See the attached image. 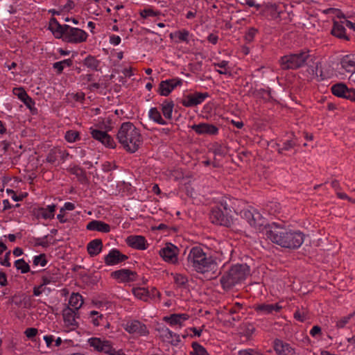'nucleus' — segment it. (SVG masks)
<instances>
[{
    "mask_svg": "<svg viewBox=\"0 0 355 355\" xmlns=\"http://www.w3.org/2000/svg\"><path fill=\"white\" fill-rule=\"evenodd\" d=\"M297 145V140L295 138L286 140L282 146L279 144H276L277 150L279 154H284V151L291 150Z\"/></svg>",
    "mask_w": 355,
    "mask_h": 355,
    "instance_id": "nucleus-30",
    "label": "nucleus"
},
{
    "mask_svg": "<svg viewBox=\"0 0 355 355\" xmlns=\"http://www.w3.org/2000/svg\"><path fill=\"white\" fill-rule=\"evenodd\" d=\"M257 33V29L254 28H250L248 33H245V42H250L254 40V36Z\"/></svg>",
    "mask_w": 355,
    "mask_h": 355,
    "instance_id": "nucleus-48",
    "label": "nucleus"
},
{
    "mask_svg": "<svg viewBox=\"0 0 355 355\" xmlns=\"http://www.w3.org/2000/svg\"><path fill=\"white\" fill-rule=\"evenodd\" d=\"M255 327L252 324L245 325V338L249 340L251 335L254 332Z\"/></svg>",
    "mask_w": 355,
    "mask_h": 355,
    "instance_id": "nucleus-54",
    "label": "nucleus"
},
{
    "mask_svg": "<svg viewBox=\"0 0 355 355\" xmlns=\"http://www.w3.org/2000/svg\"><path fill=\"white\" fill-rule=\"evenodd\" d=\"M71 64L72 60L71 59H66L60 62H55L53 67L55 70H57L58 73H61L65 67H70Z\"/></svg>",
    "mask_w": 355,
    "mask_h": 355,
    "instance_id": "nucleus-40",
    "label": "nucleus"
},
{
    "mask_svg": "<svg viewBox=\"0 0 355 355\" xmlns=\"http://www.w3.org/2000/svg\"><path fill=\"white\" fill-rule=\"evenodd\" d=\"M245 220L256 231H261L265 225V218L257 209L248 205L245 207Z\"/></svg>",
    "mask_w": 355,
    "mask_h": 355,
    "instance_id": "nucleus-7",
    "label": "nucleus"
},
{
    "mask_svg": "<svg viewBox=\"0 0 355 355\" xmlns=\"http://www.w3.org/2000/svg\"><path fill=\"white\" fill-rule=\"evenodd\" d=\"M310 335L313 337V338H315L316 339H318L320 338L322 335V329L320 326L318 325H315L312 327V329L310 330V332H309Z\"/></svg>",
    "mask_w": 355,
    "mask_h": 355,
    "instance_id": "nucleus-45",
    "label": "nucleus"
},
{
    "mask_svg": "<svg viewBox=\"0 0 355 355\" xmlns=\"http://www.w3.org/2000/svg\"><path fill=\"white\" fill-rule=\"evenodd\" d=\"M158 333L159 337L162 339L164 342H169V338H171L173 331H171L168 328L165 327H159L158 329Z\"/></svg>",
    "mask_w": 355,
    "mask_h": 355,
    "instance_id": "nucleus-39",
    "label": "nucleus"
},
{
    "mask_svg": "<svg viewBox=\"0 0 355 355\" xmlns=\"http://www.w3.org/2000/svg\"><path fill=\"white\" fill-rule=\"evenodd\" d=\"M57 277L55 275L51 273L44 274L42 277V283L45 286L55 283Z\"/></svg>",
    "mask_w": 355,
    "mask_h": 355,
    "instance_id": "nucleus-44",
    "label": "nucleus"
},
{
    "mask_svg": "<svg viewBox=\"0 0 355 355\" xmlns=\"http://www.w3.org/2000/svg\"><path fill=\"white\" fill-rule=\"evenodd\" d=\"M140 15L144 18L148 17H154L157 15V12L150 8L145 9L141 11Z\"/></svg>",
    "mask_w": 355,
    "mask_h": 355,
    "instance_id": "nucleus-52",
    "label": "nucleus"
},
{
    "mask_svg": "<svg viewBox=\"0 0 355 355\" xmlns=\"http://www.w3.org/2000/svg\"><path fill=\"white\" fill-rule=\"evenodd\" d=\"M15 266L21 273H26L30 270L29 265L22 259L17 260L15 262Z\"/></svg>",
    "mask_w": 355,
    "mask_h": 355,
    "instance_id": "nucleus-41",
    "label": "nucleus"
},
{
    "mask_svg": "<svg viewBox=\"0 0 355 355\" xmlns=\"http://www.w3.org/2000/svg\"><path fill=\"white\" fill-rule=\"evenodd\" d=\"M12 92L14 95L17 96L29 109H32L34 103L22 87H15L13 89Z\"/></svg>",
    "mask_w": 355,
    "mask_h": 355,
    "instance_id": "nucleus-26",
    "label": "nucleus"
},
{
    "mask_svg": "<svg viewBox=\"0 0 355 355\" xmlns=\"http://www.w3.org/2000/svg\"><path fill=\"white\" fill-rule=\"evenodd\" d=\"M83 304V299L82 295L79 293H72L69 300V305L74 309V311H78Z\"/></svg>",
    "mask_w": 355,
    "mask_h": 355,
    "instance_id": "nucleus-34",
    "label": "nucleus"
},
{
    "mask_svg": "<svg viewBox=\"0 0 355 355\" xmlns=\"http://www.w3.org/2000/svg\"><path fill=\"white\" fill-rule=\"evenodd\" d=\"M345 31H346L345 28L342 22L341 23L338 22V21L334 22L333 27H332V29L331 31V34L334 36H335L339 39H343V40L348 41V40H349V37L347 35Z\"/></svg>",
    "mask_w": 355,
    "mask_h": 355,
    "instance_id": "nucleus-27",
    "label": "nucleus"
},
{
    "mask_svg": "<svg viewBox=\"0 0 355 355\" xmlns=\"http://www.w3.org/2000/svg\"><path fill=\"white\" fill-rule=\"evenodd\" d=\"M191 128L198 135H216L218 133V128L216 126L207 123L194 124Z\"/></svg>",
    "mask_w": 355,
    "mask_h": 355,
    "instance_id": "nucleus-21",
    "label": "nucleus"
},
{
    "mask_svg": "<svg viewBox=\"0 0 355 355\" xmlns=\"http://www.w3.org/2000/svg\"><path fill=\"white\" fill-rule=\"evenodd\" d=\"M64 137L68 142L73 143L79 139V133L76 130H71L66 132Z\"/></svg>",
    "mask_w": 355,
    "mask_h": 355,
    "instance_id": "nucleus-43",
    "label": "nucleus"
},
{
    "mask_svg": "<svg viewBox=\"0 0 355 355\" xmlns=\"http://www.w3.org/2000/svg\"><path fill=\"white\" fill-rule=\"evenodd\" d=\"M245 355H263L260 351L255 349H245Z\"/></svg>",
    "mask_w": 355,
    "mask_h": 355,
    "instance_id": "nucleus-60",
    "label": "nucleus"
},
{
    "mask_svg": "<svg viewBox=\"0 0 355 355\" xmlns=\"http://www.w3.org/2000/svg\"><path fill=\"white\" fill-rule=\"evenodd\" d=\"M126 243L131 248L140 250H146L148 245L146 239L139 235L129 236L126 239Z\"/></svg>",
    "mask_w": 355,
    "mask_h": 355,
    "instance_id": "nucleus-22",
    "label": "nucleus"
},
{
    "mask_svg": "<svg viewBox=\"0 0 355 355\" xmlns=\"http://www.w3.org/2000/svg\"><path fill=\"white\" fill-rule=\"evenodd\" d=\"M214 66L217 68L216 70L220 74L230 75V69L228 67V62L220 60L214 62Z\"/></svg>",
    "mask_w": 355,
    "mask_h": 355,
    "instance_id": "nucleus-37",
    "label": "nucleus"
},
{
    "mask_svg": "<svg viewBox=\"0 0 355 355\" xmlns=\"http://www.w3.org/2000/svg\"><path fill=\"white\" fill-rule=\"evenodd\" d=\"M189 318V315L187 313H174L165 316L164 320L172 327L181 328Z\"/></svg>",
    "mask_w": 355,
    "mask_h": 355,
    "instance_id": "nucleus-20",
    "label": "nucleus"
},
{
    "mask_svg": "<svg viewBox=\"0 0 355 355\" xmlns=\"http://www.w3.org/2000/svg\"><path fill=\"white\" fill-rule=\"evenodd\" d=\"M88 344L94 350L108 354L111 352L112 345L109 340L103 338L92 337L88 339Z\"/></svg>",
    "mask_w": 355,
    "mask_h": 355,
    "instance_id": "nucleus-15",
    "label": "nucleus"
},
{
    "mask_svg": "<svg viewBox=\"0 0 355 355\" xmlns=\"http://www.w3.org/2000/svg\"><path fill=\"white\" fill-rule=\"evenodd\" d=\"M180 337L178 334L173 333L172 336L169 338V343L173 345H178L180 343Z\"/></svg>",
    "mask_w": 355,
    "mask_h": 355,
    "instance_id": "nucleus-55",
    "label": "nucleus"
},
{
    "mask_svg": "<svg viewBox=\"0 0 355 355\" xmlns=\"http://www.w3.org/2000/svg\"><path fill=\"white\" fill-rule=\"evenodd\" d=\"M45 290L46 286L41 282L40 285L34 287L33 294L35 296H40L41 294L45 292Z\"/></svg>",
    "mask_w": 355,
    "mask_h": 355,
    "instance_id": "nucleus-51",
    "label": "nucleus"
},
{
    "mask_svg": "<svg viewBox=\"0 0 355 355\" xmlns=\"http://www.w3.org/2000/svg\"><path fill=\"white\" fill-rule=\"evenodd\" d=\"M244 271L241 265L233 266L221 277L220 283L223 288L225 290L230 289L241 280Z\"/></svg>",
    "mask_w": 355,
    "mask_h": 355,
    "instance_id": "nucleus-6",
    "label": "nucleus"
},
{
    "mask_svg": "<svg viewBox=\"0 0 355 355\" xmlns=\"http://www.w3.org/2000/svg\"><path fill=\"white\" fill-rule=\"evenodd\" d=\"M68 28H69L68 25L61 26L55 18L49 21V29L55 38H61Z\"/></svg>",
    "mask_w": 355,
    "mask_h": 355,
    "instance_id": "nucleus-23",
    "label": "nucleus"
},
{
    "mask_svg": "<svg viewBox=\"0 0 355 355\" xmlns=\"http://www.w3.org/2000/svg\"><path fill=\"white\" fill-rule=\"evenodd\" d=\"M272 304H262L258 306V310L265 313H270L272 312Z\"/></svg>",
    "mask_w": 355,
    "mask_h": 355,
    "instance_id": "nucleus-50",
    "label": "nucleus"
},
{
    "mask_svg": "<svg viewBox=\"0 0 355 355\" xmlns=\"http://www.w3.org/2000/svg\"><path fill=\"white\" fill-rule=\"evenodd\" d=\"M181 85L182 80L180 78H172L163 80L159 84V93L162 96H167L175 87Z\"/></svg>",
    "mask_w": 355,
    "mask_h": 355,
    "instance_id": "nucleus-16",
    "label": "nucleus"
},
{
    "mask_svg": "<svg viewBox=\"0 0 355 355\" xmlns=\"http://www.w3.org/2000/svg\"><path fill=\"white\" fill-rule=\"evenodd\" d=\"M117 139L122 147L130 153L136 152L142 143L139 130L130 122L122 123L117 133Z\"/></svg>",
    "mask_w": 355,
    "mask_h": 355,
    "instance_id": "nucleus-3",
    "label": "nucleus"
},
{
    "mask_svg": "<svg viewBox=\"0 0 355 355\" xmlns=\"http://www.w3.org/2000/svg\"><path fill=\"white\" fill-rule=\"evenodd\" d=\"M110 42L111 44H112L113 45H118L120 44L121 42V38L119 36H116V35H113L110 37Z\"/></svg>",
    "mask_w": 355,
    "mask_h": 355,
    "instance_id": "nucleus-64",
    "label": "nucleus"
},
{
    "mask_svg": "<svg viewBox=\"0 0 355 355\" xmlns=\"http://www.w3.org/2000/svg\"><path fill=\"white\" fill-rule=\"evenodd\" d=\"M149 291H150V299H155L157 297H159V293L157 290L156 288L152 287V288H150V289H149Z\"/></svg>",
    "mask_w": 355,
    "mask_h": 355,
    "instance_id": "nucleus-59",
    "label": "nucleus"
},
{
    "mask_svg": "<svg viewBox=\"0 0 355 355\" xmlns=\"http://www.w3.org/2000/svg\"><path fill=\"white\" fill-rule=\"evenodd\" d=\"M134 295L143 301H148L150 300V291L148 288L144 287H137L132 290Z\"/></svg>",
    "mask_w": 355,
    "mask_h": 355,
    "instance_id": "nucleus-35",
    "label": "nucleus"
},
{
    "mask_svg": "<svg viewBox=\"0 0 355 355\" xmlns=\"http://www.w3.org/2000/svg\"><path fill=\"white\" fill-rule=\"evenodd\" d=\"M273 349L277 355H300L289 343L278 338L273 341Z\"/></svg>",
    "mask_w": 355,
    "mask_h": 355,
    "instance_id": "nucleus-14",
    "label": "nucleus"
},
{
    "mask_svg": "<svg viewBox=\"0 0 355 355\" xmlns=\"http://www.w3.org/2000/svg\"><path fill=\"white\" fill-rule=\"evenodd\" d=\"M127 259V257L121 254L116 250H112L105 257V262L108 266H114L122 262Z\"/></svg>",
    "mask_w": 355,
    "mask_h": 355,
    "instance_id": "nucleus-24",
    "label": "nucleus"
},
{
    "mask_svg": "<svg viewBox=\"0 0 355 355\" xmlns=\"http://www.w3.org/2000/svg\"><path fill=\"white\" fill-rule=\"evenodd\" d=\"M68 31L65 33L64 40L70 43H80L86 41L87 33L80 28L69 27Z\"/></svg>",
    "mask_w": 355,
    "mask_h": 355,
    "instance_id": "nucleus-12",
    "label": "nucleus"
},
{
    "mask_svg": "<svg viewBox=\"0 0 355 355\" xmlns=\"http://www.w3.org/2000/svg\"><path fill=\"white\" fill-rule=\"evenodd\" d=\"M103 243L100 239H94L87 244V252L90 256H96L102 251Z\"/></svg>",
    "mask_w": 355,
    "mask_h": 355,
    "instance_id": "nucleus-29",
    "label": "nucleus"
},
{
    "mask_svg": "<svg viewBox=\"0 0 355 355\" xmlns=\"http://www.w3.org/2000/svg\"><path fill=\"white\" fill-rule=\"evenodd\" d=\"M75 209L74 204L67 202H65L64 206L60 209V212H64V211H71Z\"/></svg>",
    "mask_w": 355,
    "mask_h": 355,
    "instance_id": "nucleus-57",
    "label": "nucleus"
},
{
    "mask_svg": "<svg viewBox=\"0 0 355 355\" xmlns=\"http://www.w3.org/2000/svg\"><path fill=\"white\" fill-rule=\"evenodd\" d=\"M10 251L6 252L5 257L2 259H0V263L2 265V266H6V267H9L10 266V263L9 261V255H10Z\"/></svg>",
    "mask_w": 355,
    "mask_h": 355,
    "instance_id": "nucleus-56",
    "label": "nucleus"
},
{
    "mask_svg": "<svg viewBox=\"0 0 355 355\" xmlns=\"http://www.w3.org/2000/svg\"><path fill=\"white\" fill-rule=\"evenodd\" d=\"M208 41L211 42L213 44H215L217 43L218 37L217 35L211 33L208 36Z\"/></svg>",
    "mask_w": 355,
    "mask_h": 355,
    "instance_id": "nucleus-62",
    "label": "nucleus"
},
{
    "mask_svg": "<svg viewBox=\"0 0 355 355\" xmlns=\"http://www.w3.org/2000/svg\"><path fill=\"white\" fill-rule=\"evenodd\" d=\"M187 261L188 265L198 272L214 274L217 270L216 259L200 247H194L190 250Z\"/></svg>",
    "mask_w": 355,
    "mask_h": 355,
    "instance_id": "nucleus-2",
    "label": "nucleus"
},
{
    "mask_svg": "<svg viewBox=\"0 0 355 355\" xmlns=\"http://www.w3.org/2000/svg\"><path fill=\"white\" fill-rule=\"evenodd\" d=\"M112 277L121 283H128L136 279L137 275L128 269H121L112 273Z\"/></svg>",
    "mask_w": 355,
    "mask_h": 355,
    "instance_id": "nucleus-19",
    "label": "nucleus"
},
{
    "mask_svg": "<svg viewBox=\"0 0 355 355\" xmlns=\"http://www.w3.org/2000/svg\"><path fill=\"white\" fill-rule=\"evenodd\" d=\"M86 228L87 230L97 231L103 233H107L111 230L110 226L108 224L97 220H93L89 222L87 225Z\"/></svg>",
    "mask_w": 355,
    "mask_h": 355,
    "instance_id": "nucleus-25",
    "label": "nucleus"
},
{
    "mask_svg": "<svg viewBox=\"0 0 355 355\" xmlns=\"http://www.w3.org/2000/svg\"><path fill=\"white\" fill-rule=\"evenodd\" d=\"M265 235L272 243L290 250L298 249L304 243L305 235L281 223H272L265 227Z\"/></svg>",
    "mask_w": 355,
    "mask_h": 355,
    "instance_id": "nucleus-1",
    "label": "nucleus"
},
{
    "mask_svg": "<svg viewBox=\"0 0 355 355\" xmlns=\"http://www.w3.org/2000/svg\"><path fill=\"white\" fill-rule=\"evenodd\" d=\"M336 196L340 198V199H343V200H347L349 201H352L353 202H355V200H352L351 198H349L346 193H343V192H340V191H337L336 192Z\"/></svg>",
    "mask_w": 355,
    "mask_h": 355,
    "instance_id": "nucleus-61",
    "label": "nucleus"
},
{
    "mask_svg": "<svg viewBox=\"0 0 355 355\" xmlns=\"http://www.w3.org/2000/svg\"><path fill=\"white\" fill-rule=\"evenodd\" d=\"M170 37L176 43L189 42V32L185 29L175 31L170 34Z\"/></svg>",
    "mask_w": 355,
    "mask_h": 355,
    "instance_id": "nucleus-31",
    "label": "nucleus"
},
{
    "mask_svg": "<svg viewBox=\"0 0 355 355\" xmlns=\"http://www.w3.org/2000/svg\"><path fill=\"white\" fill-rule=\"evenodd\" d=\"M248 94L262 98L264 101H268L271 98L270 89H266L263 88H255L254 89H250L248 91Z\"/></svg>",
    "mask_w": 355,
    "mask_h": 355,
    "instance_id": "nucleus-33",
    "label": "nucleus"
},
{
    "mask_svg": "<svg viewBox=\"0 0 355 355\" xmlns=\"http://www.w3.org/2000/svg\"><path fill=\"white\" fill-rule=\"evenodd\" d=\"M104 319V315L97 311H91L87 315V320L94 327L100 326Z\"/></svg>",
    "mask_w": 355,
    "mask_h": 355,
    "instance_id": "nucleus-32",
    "label": "nucleus"
},
{
    "mask_svg": "<svg viewBox=\"0 0 355 355\" xmlns=\"http://www.w3.org/2000/svg\"><path fill=\"white\" fill-rule=\"evenodd\" d=\"M179 249L171 243H166L159 252L162 259L168 263L175 264L178 261Z\"/></svg>",
    "mask_w": 355,
    "mask_h": 355,
    "instance_id": "nucleus-9",
    "label": "nucleus"
},
{
    "mask_svg": "<svg viewBox=\"0 0 355 355\" xmlns=\"http://www.w3.org/2000/svg\"><path fill=\"white\" fill-rule=\"evenodd\" d=\"M294 318L300 322H304L306 319V315L304 311L297 310L294 313Z\"/></svg>",
    "mask_w": 355,
    "mask_h": 355,
    "instance_id": "nucleus-53",
    "label": "nucleus"
},
{
    "mask_svg": "<svg viewBox=\"0 0 355 355\" xmlns=\"http://www.w3.org/2000/svg\"><path fill=\"white\" fill-rule=\"evenodd\" d=\"M33 262L34 266H35L43 267V266H46L47 261L46 259V256L44 254H42L34 256L33 259Z\"/></svg>",
    "mask_w": 355,
    "mask_h": 355,
    "instance_id": "nucleus-42",
    "label": "nucleus"
},
{
    "mask_svg": "<svg viewBox=\"0 0 355 355\" xmlns=\"http://www.w3.org/2000/svg\"><path fill=\"white\" fill-rule=\"evenodd\" d=\"M24 333L28 338L33 340L37 334L38 330L36 328H28Z\"/></svg>",
    "mask_w": 355,
    "mask_h": 355,
    "instance_id": "nucleus-49",
    "label": "nucleus"
},
{
    "mask_svg": "<svg viewBox=\"0 0 355 355\" xmlns=\"http://www.w3.org/2000/svg\"><path fill=\"white\" fill-rule=\"evenodd\" d=\"M230 210L221 205L212 209L210 214V220L212 223L223 226H229L232 222V217L229 216Z\"/></svg>",
    "mask_w": 355,
    "mask_h": 355,
    "instance_id": "nucleus-8",
    "label": "nucleus"
},
{
    "mask_svg": "<svg viewBox=\"0 0 355 355\" xmlns=\"http://www.w3.org/2000/svg\"><path fill=\"white\" fill-rule=\"evenodd\" d=\"M173 279L175 284L178 286H184L187 282V277L181 274H175Z\"/></svg>",
    "mask_w": 355,
    "mask_h": 355,
    "instance_id": "nucleus-46",
    "label": "nucleus"
},
{
    "mask_svg": "<svg viewBox=\"0 0 355 355\" xmlns=\"http://www.w3.org/2000/svg\"><path fill=\"white\" fill-rule=\"evenodd\" d=\"M55 211V205L52 204L47 205L46 207L41 208L39 210V214L45 219H52L54 218Z\"/></svg>",
    "mask_w": 355,
    "mask_h": 355,
    "instance_id": "nucleus-36",
    "label": "nucleus"
},
{
    "mask_svg": "<svg viewBox=\"0 0 355 355\" xmlns=\"http://www.w3.org/2000/svg\"><path fill=\"white\" fill-rule=\"evenodd\" d=\"M122 327L129 334L137 336H146L148 331L145 324L138 320H128L122 323Z\"/></svg>",
    "mask_w": 355,
    "mask_h": 355,
    "instance_id": "nucleus-10",
    "label": "nucleus"
},
{
    "mask_svg": "<svg viewBox=\"0 0 355 355\" xmlns=\"http://www.w3.org/2000/svg\"><path fill=\"white\" fill-rule=\"evenodd\" d=\"M43 340H44L47 348L50 349H53V343H54V336L53 335H45L43 336Z\"/></svg>",
    "mask_w": 355,
    "mask_h": 355,
    "instance_id": "nucleus-47",
    "label": "nucleus"
},
{
    "mask_svg": "<svg viewBox=\"0 0 355 355\" xmlns=\"http://www.w3.org/2000/svg\"><path fill=\"white\" fill-rule=\"evenodd\" d=\"M340 64L347 72L355 71V54H349L343 56Z\"/></svg>",
    "mask_w": 355,
    "mask_h": 355,
    "instance_id": "nucleus-28",
    "label": "nucleus"
},
{
    "mask_svg": "<svg viewBox=\"0 0 355 355\" xmlns=\"http://www.w3.org/2000/svg\"><path fill=\"white\" fill-rule=\"evenodd\" d=\"M90 130L91 134L95 139L99 141L104 146L110 148H114L115 147L114 141L107 132L93 128H91Z\"/></svg>",
    "mask_w": 355,
    "mask_h": 355,
    "instance_id": "nucleus-18",
    "label": "nucleus"
},
{
    "mask_svg": "<svg viewBox=\"0 0 355 355\" xmlns=\"http://www.w3.org/2000/svg\"><path fill=\"white\" fill-rule=\"evenodd\" d=\"M7 284V277L4 272H0V285L4 286Z\"/></svg>",
    "mask_w": 355,
    "mask_h": 355,
    "instance_id": "nucleus-63",
    "label": "nucleus"
},
{
    "mask_svg": "<svg viewBox=\"0 0 355 355\" xmlns=\"http://www.w3.org/2000/svg\"><path fill=\"white\" fill-rule=\"evenodd\" d=\"M174 109V103L171 101L164 100L158 107H151L148 112L150 120L153 122L166 125L168 124V120L173 118V112Z\"/></svg>",
    "mask_w": 355,
    "mask_h": 355,
    "instance_id": "nucleus-5",
    "label": "nucleus"
},
{
    "mask_svg": "<svg viewBox=\"0 0 355 355\" xmlns=\"http://www.w3.org/2000/svg\"><path fill=\"white\" fill-rule=\"evenodd\" d=\"M349 320V317H344L336 322V327L338 328H343Z\"/></svg>",
    "mask_w": 355,
    "mask_h": 355,
    "instance_id": "nucleus-58",
    "label": "nucleus"
},
{
    "mask_svg": "<svg viewBox=\"0 0 355 355\" xmlns=\"http://www.w3.org/2000/svg\"><path fill=\"white\" fill-rule=\"evenodd\" d=\"M191 347L192 350L190 352V355H209L206 349L198 343H193Z\"/></svg>",
    "mask_w": 355,
    "mask_h": 355,
    "instance_id": "nucleus-38",
    "label": "nucleus"
},
{
    "mask_svg": "<svg viewBox=\"0 0 355 355\" xmlns=\"http://www.w3.org/2000/svg\"><path fill=\"white\" fill-rule=\"evenodd\" d=\"M331 92L334 95L355 102V89L348 88L343 83H338L331 87Z\"/></svg>",
    "mask_w": 355,
    "mask_h": 355,
    "instance_id": "nucleus-13",
    "label": "nucleus"
},
{
    "mask_svg": "<svg viewBox=\"0 0 355 355\" xmlns=\"http://www.w3.org/2000/svg\"><path fill=\"white\" fill-rule=\"evenodd\" d=\"M62 318L64 325L67 328L68 331L74 330L78 327V312L76 311H74L69 306L65 307L62 310Z\"/></svg>",
    "mask_w": 355,
    "mask_h": 355,
    "instance_id": "nucleus-11",
    "label": "nucleus"
},
{
    "mask_svg": "<svg viewBox=\"0 0 355 355\" xmlns=\"http://www.w3.org/2000/svg\"><path fill=\"white\" fill-rule=\"evenodd\" d=\"M311 58L309 50L304 49L281 57L279 64L283 70H296L306 65Z\"/></svg>",
    "mask_w": 355,
    "mask_h": 355,
    "instance_id": "nucleus-4",
    "label": "nucleus"
},
{
    "mask_svg": "<svg viewBox=\"0 0 355 355\" xmlns=\"http://www.w3.org/2000/svg\"><path fill=\"white\" fill-rule=\"evenodd\" d=\"M208 97L207 93L196 92L184 97L182 105L185 107H194L202 103Z\"/></svg>",
    "mask_w": 355,
    "mask_h": 355,
    "instance_id": "nucleus-17",
    "label": "nucleus"
}]
</instances>
